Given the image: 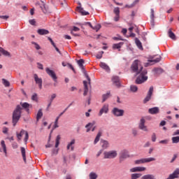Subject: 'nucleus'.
Returning a JSON list of instances; mask_svg holds the SVG:
<instances>
[{
    "instance_id": "59",
    "label": "nucleus",
    "mask_w": 179,
    "mask_h": 179,
    "mask_svg": "<svg viewBox=\"0 0 179 179\" xmlns=\"http://www.w3.org/2000/svg\"><path fill=\"white\" fill-rule=\"evenodd\" d=\"M31 99L34 100V101H36V100H37V94H34V95H32Z\"/></svg>"
},
{
    "instance_id": "14",
    "label": "nucleus",
    "mask_w": 179,
    "mask_h": 179,
    "mask_svg": "<svg viewBox=\"0 0 179 179\" xmlns=\"http://www.w3.org/2000/svg\"><path fill=\"white\" fill-rule=\"evenodd\" d=\"M129 157V154L127 150H123L120 157V161L123 162V160H125V159H128Z\"/></svg>"
},
{
    "instance_id": "47",
    "label": "nucleus",
    "mask_w": 179,
    "mask_h": 179,
    "mask_svg": "<svg viewBox=\"0 0 179 179\" xmlns=\"http://www.w3.org/2000/svg\"><path fill=\"white\" fill-rule=\"evenodd\" d=\"M57 97V94H52L50 96V99H49V102L52 103L54 101V99Z\"/></svg>"
},
{
    "instance_id": "11",
    "label": "nucleus",
    "mask_w": 179,
    "mask_h": 179,
    "mask_svg": "<svg viewBox=\"0 0 179 179\" xmlns=\"http://www.w3.org/2000/svg\"><path fill=\"white\" fill-rule=\"evenodd\" d=\"M113 113L116 117H122V115H124V110L119 109L118 108H114Z\"/></svg>"
},
{
    "instance_id": "45",
    "label": "nucleus",
    "mask_w": 179,
    "mask_h": 179,
    "mask_svg": "<svg viewBox=\"0 0 179 179\" xmlns=\"http://www.w3.org/2000/svg\"><path fill=\"white\" fill-rule=\"evenodd\" d=\"M173 143H179V136H175L172 138Z\"/></svg>"
},
{
    "instance_id": "16",
    "label": "nucleus",
    "mask_w": 179,
    "mask_h": 179,
    "mask_svg": "<svg viewBox=\"0 0 179 179\" xmlns=\"http://www.w3.org/2000/svg\"><path fill=\"white\" fill-rule=\"evenodd\" d=\"M179 176V169H176L173 173L170 174L166 179H174L178 178Z\"/></svg>"
},
{
    "instance_id": "52",
    "label": "nucleus",
    "mask_w": 179,
    "mask_h": 179,
    "mask_svg": "<svg viewBox=\"0 0 179 179\" xmlns=\"http://www.w3.org/2000/svg\"><path fill=\"white\" fill-rule=\"evenodd\" d=\"M58 120H59V117H56V120L55 121V125L53 127V128H58L59 126H58Z\"/></svg>"
},
{
    "instance_id": "43",
    "label": "nucleus",
    "mask_w": 179,
    "mask_h": 179,
    "mask_svg": "<svg viewBox=\"0 0 179 179\" xmlns=\"http://www.w3.org/2000/svg\"><path fill=\"white\" fill-rule=\"evenodd\" d=\"M59 141H61V136H57L56 138L55 148H58V146H59Z\"/></svg>"
},
{
    "instance_id": "42",
    "label": "nucleus",
    "mask_w": 179,
    "mask_h": 179,
    "mask_svg": "<svg viewBox=\"0 0 179 179\" xmlns=\"http://www.w3.org/2000/svg\"><path fill=\"white\" fill-rule=\"evenodd\" d=\"M91 29H93V30H96V31H98L100 30V29H101V25H100V24H98L95 25L94 27L92 26V27H91Z\"/></svg>"
},
{
    "instance_id": "41",
    "label": "nucleus",
    "mask_w": 179,
    "mask_h": 179,
    "mask_svg": "<svg viewBox=\"0 0 179 179\" xmlns=\"http://www.w3.org/2000/svg\"><path fill=\"white\" fill-rule=\"evenodd\" d=\"M145 163H150V162H155L156 161L155 158L150 157V158H144Z\"/></svg>"
},
{
    "instance_id": "38",
    "label": "nucleus",
    "mask_w": 179,
    "mask_h": 179,
    "mask_svg": "<svg viewBox=\"0 0 179 179\" xmlns=\"http://www.w3.org/2000/svg\"><path fill=\"white\" fill-rule=\"evenodd\" d=\"M130 90L133 93H136V92H138V87L136 85H131Z\"/></svg>"
},
{
    "instance_id": "60",
    "label": "nucleus",
    "mask_w": 179,
    "mask_h": 179,
    "mask_svg": "<svg viewBox=\"0 0 179 179\" xmlns=\"http://www.w3.org/2000/svg\"><path fill=\"white\" fill-rule=\"evenodd\" d=\"M12 146L13 149H17V148H19V145L17 144V143H13Z\"/></svg>"
},
{
    "instance_id": "64",
    "label": "nucleus",
    "mask_w": 179,
    "mask_h": 179,
    "mask_svg": "<svg viewBox=\"0 0 179 179\" xmlns=\"http://www.w3.org/2000/svg\"><path fill=\"white\" fill-rule=\"evenodd\" d=\"M139 3V0H135L133 3H131V6H135V5H136V3Z\"/></svg>"
},
{
    "instance_id": "25",
    "label": "nucleus",
    "mask_w": 179,
    "mask_h": 179,
    "mask_svg": "<svg viewBox=\"0 0 179 179\" xmlns=\"http://www.w3.org/2000/svg\"><path fill=\"white\" fill-rule=\"evenodd\" d=\"M168 36L172 40H176V34L171 31V29H169L168 31Z\"/></svg>"
},
{
    "instance_id": "35",
    "label": "nucleus",
    "mask_w": 179,
    "mask_h": 179,
    "mask_svg": "<svg viewBox=\"0 0 179 179\" xmlns=\"http://www.w3.org/2000/svg\"><path fill=\"white\" fill-rule=\"evenodd\" d=\"M135 164H145V158L141 159H137L134 161Z\"/></svg>"
},
{
    "instance_id": "1",
    "label": "nucleus",
    "mask_w": 179,
    "mask_h": 179,
    "mask_svg": "<svg viewBox=\"0 0 179 179\" xmlns=\"http://www.w3.org/2000/svg\"><path fill=\"white\" fill-rule=\"evenodd\" d=\"M131 69L132 72L136 73V75H139L140 76L137 77L136 80V85H142V83L146 82L148 80V71L143 70V66H142V63L141 61L136 59L134 61L131 66Z\"/></svg>"
},
{
    "instance_id": "50",
    "label": "nucleus",
    "mask_w": 179,
    "mask_h": 179,
    "mask_svg": "<svg viewBox=\"0 0 179 179\" xmlns=\"http://www.w3.org/2000/svg\"><path fill=\"white\" fill-rule=\"evenodd\" d=\"M25 143H27V141H29V133L25 131V137L24 138Z\"/></svg>"
},
{
    "instance_id": "46",
    "label": "nucleus",
    "mask_w": 179,
    "mask_h": 179,
    "mask_svg": "<svg viewBox=\"0 0 179 179\" xmlns=\"http://www.w3.org/2000/svg\"><path fill=\"white\" fill-rule=\"evenodd\" d=\"M90 179H96L97 178V174H96L95 173H90Z\"/></svg>"
},
{
    "instance_id": "56",
    "label": "nucleus",
    "mask_w": 179,
    "mask_h": 179,
    "mask_svg": "<svg viewBox=\"0 0 179 179\" xmlns=\"http://www.w3.org/2000/svg\"><path fill=\"white\" fill-rule=\"evenodd\" d=\"M37 68L41 70L44 69V66H43V64L38 62L37 63Z\"/></svg>"
},
{
    "instance_id": "37",
    "label": "nucleus",
    "mask_w": 179,
    "mask_h": 179,
    "mask_svg": "<svg viewBox=\"0 0 179 179\" xmlns=\"http://www.w3.org/2000/svg\"><path fill=\"white\" fill-rule=\"evenodd\" d=\"M140 177H142V175L141 173L131 174V179H138V178H140Z\"/></svg>"
},
{
    "instance_id": "9",
    "label": "nucleus",
    "mask_w": 179,
    "mask_h": 179,
    "mask_svg": "<svg viewBox=\"0 0 179 179\" xmlns=\"http://www.w3.org/2000/svg\"><path fill=\"white\" fill-rule=\"evenodd\" d=\"M152 94H153V86L150 87L149 89V91L147 94L146 97L144 99L143 102L144 103H148L152 99Z\"/></svg>"
},
{
    "instance_id": "29",
    "label": "nucleus",
    "mask_w": 179,
    "mask_h": 179,
    "mask_svg": "<svg viewBox=\"0 0 179 179\" xmlns=\"http://www.w3.org/2000/svg\"><path fill=\"white\" fill-rule=\"evenodd\" d=\"M21 153H22V159L24 163H26V150L23 147H21Z\"/></svg>"
},
{
    "instance_id": "61",
    "label": "nucleus",
    "mask_w": 179,
    "mask_h": 179,
    "mask_svg": "<svg viewBox=\"0 0 179 179\" xmlns=\"http://www.w3.org/2000/svg\"><path fill=\"white\" fill-rule=\"evenodd\" d=\"M84 26H90V27H93V25H92V23L89 22H85L84 24Z\"/></svg>"
},
{
    "instance_id": "8",
    "label": "nucleus",
    "mask_w": 179,
    "mask_h": 179,
    "mask_svg": "<svg viewBox=\"0 0 179 179\" xmlns=\"http://www.w3.org/2000/svg\"><path fill=\"white\" fill-rule=\"evenodd\" d=\"M45 71H46V73H48V75H49V76H50L55 82H57V75L55 74V72H54V71L50 69V68H46Z\"/></svg>"
},
{
    "instance_id": "13",
    "label": "nucleus",
    "mask_w": 179,
    "mask_h": 179,
    "mask_svg": "<svg viewBox=\"0 0 179 179\" xmlns=\"http://www.w3.org/2000/svg\"><path fill=\"white\" fill-rule=\"evenodd\" d=\"M162 58L160 56L157 57L155 59L148 60V62L145 64V66H149V65H153L154 64H157V62H160Z\"/></svg>"
},
{
    "instance_id": "15",
    "label": "nucleus",
    "mask_w": 179,
    "mask_h": 179,
    "mask_svg": "<svg viewBox=\"0 0 179 179\" xmlns=\"http://www.w3.org/2000/svg\"><path fill=\"white\" fill-rule=\"evenodd\" d=\"M79 6L77 7V10L79 12V13H81L83 16H86L87 15H90L89 12L85 11L83 10V8H82V4L80 3H78Z\"/></svg>"
},
{
    "instance_id": "21",
    "label": "nucleus",
    "mask_w": 179,
    "mask_h": 179,
    "mask_svg": "<svg viewBox=\"0 0 179 179\" xmlns=\"http://www.w3.org/2000/svg\"><path fill=\"white\" fill-rule=\"evenodd\" d=\"M24 134H26V131L24 129H21L20 133L17 132L16 135H17V140L22 141V136H23Z\"/></svg>"
},
{
    "instance_id": "4",
    "label": "nucleus",
    "mask_w": 179,
    "mask_h": 179,
    "mask_svg": "<svg viewBox=\"0 0 179 179\" xmlns=\"http://www.w3.org/2000/svg\"><path fill=\"white\" fill-rule=\"evenodd\" d=\"M0 153H3L4 156L8 157V148L3 140H1L0 143Z\"/></svg>"
},
{
    "instance_id": "34",
    "label": "nucleus",
    "mask_w": 179,
    "mask_h": 179,
    "mask_svg": "<svg viewBox=\"0 0 179 179\" xmlns=\"http://www.w3.org/2000/svg\"><path fill=\"white\" fill-rule=\"evenodd\" d=\"M1 52L3 54V55H5L6 57H10V53L5 50L3 48H1Z\"/></svg>"
},
{
    "instance_id": "48",
    "label": "nucleus",
    "mask_w": 179,
    "mask_h": 179,
    "mask_svg": "<svg viewBox=\"0 0 179 179\" xmlns=\"http://www.w3.org/2000/svg\"><path fill=\"white\" fill-rule=\"evenodd\" d=\"M103 54H104L103 51L99 52V54L96 55L97 59H101V58H103Z\"/></svg>"
},
{
    "instance_id": "55",
    "label": "nucleus",
    "mask_w": 179,
    "mask_h": 179,
    "mask_svg": "<svg viewBox=\"0 0 179 179\" xmlns=\"http://www.w3.org/2000/svg\"><path fill=\"white\" fill-rule=\"evenodd\" d=\"M114 13L115 15H120V8L117 7L114 8Z\"/></svg>"
},
{
    "instance_id": "58",
    "label": "nucleus",
    "mask_w": 179,
    "mask_h": 179,
    "mask_svg": "<svg viewBox=\"0 0 179 179\" xmlns=\"http://www.w3.org/2000/svg\"><path fill=\"white\" fill-rule=\"evenodd\" d=\"M0 18L1 19H4V20H6L9 19V16H8V15H0Z\"/></svg>"
},
{
    "instance_id": "57",
    "label": "nucleus",
    "mask_w": 179,
    "mask_h": 179,
    "mask_svg": "<svg viewBox=\"0 0 179 179\" xmlns=\"http://www.w3.org/2000/svg\"><path fill=\"white\" fill-rule=\"evenodd\" d=\"M152 142H156V139H157V137H156V133H153L152 134Z\"/></svg>"
},
{
    "instance_id": "32",
    "label": "nucleus",
    "mask_w": 179,
    "mask_h": 179,
    "mask_svg": "<svg viewBox=\"0 0 179 179\" xmlns=\"http://www.w3.org/2000/svg\"><path fill=\"white\" fill-rule=\"evenodd\" d=\"M141 179H156V178H155V176L152 174H148V175H145L143 176Z\"/></svg>"
},
{
    "instance_id": "2",
    "label": "nucleus",
    "mask_w": 179,
    "mask_h": 179,
    "mask_svg": "<svg viewBox=\"0 0 179 179\" xmlns=\"http://www.w3.org/2000/svg\"><path fill=\"white\" fill-rule=\"evenodd\" d=\"M30 107V104L27 102L21 103L20 105H17L13 112L12 116V124L13 127H16V124L19 122V120H20V117H22V110L23 108L26 109V111L29 112V108Z\"/></svg>"
},
{
    "instance_id": "54",
    "label": "nucleus",
    "mask_w": 179,
    "mask_h": 179,
    "mask_svg": "<svg viewBox=\"0 0 179 179\" xmlns=\"http://www.w3.org/2000/svg\"><path fill=\"white\" fill-rule=\"evenodd\" d=\"M29 22L31 24V26H36V20L35 19L29 20Z\"/></svg>"
},
{
    "instance_id": "22",
    "label": "nucleus",
    "mask_w": 179,
    "mask_h": 179,
    "mask_svg": "<svg viewBox=\"0 0 179 179\" xmlns=\"http://www.w3.org/2000/svg\"><path fill=\"white\" fill-rule=\"evenodd\" d=\"M99 65L102 69H104L106 72H110V67L106 63L101 62Z\"/></svg>"
},
{
    "instance_id": "7",
    "label": "nucleus",
    "mask_w": 179,
    "mask_h": 179,
    "mask_svg": "<svg viewBox=\"0 0 179 179\" xmlns=\"http://www.w3.org/2000/svg\"><path fill=\"white\" fill-rule=\"evenodd\" d=\"M34 78L36 85H38L39 89L41 90L43 89V79L39 78L38 76L36 73L34 74Z\"/></svg>"
},
{
    "instance_id": "26",
    "label": "nucleus",
    "mask_w": 179,
    "mask_h": 179,
    "mask_svg": "<svg viewBox=\"0 0 179 179\" xmlns=\"http://www.w3.org/2000/svg\"><path fill=\"white\" fill-rule=\"evenodd\" d=\"M135 43L138 48H139V50H143V47L142 46V43L141 42V41L138 39V38H135Z\"/></svg>"
},
{
    "instance_id": "19",
    "label": "nucleus",
    "mask_w": 179,
    "mask_h": 179,
    "mask_svg": "<svg viewBox=\"0 0 179 179\" xmlns=\"http://www.w3.org/2000/svg\"><path fill=\"white\" fill-rule=\"evenodd\" d=\"M148 113L152 115L159 114V113H160V109L159 107L151 108L148 109Z\"/></svg>"
},
{
    "instance_id": "39",
    "label": "nucleus",
    "mask_w": 179,
    "mask_h": 179,
    "mask_svg": "<svg viewBox=\"0 0 179 179\" xmlns=\"http://www.w3.org/2000/svg\"><path fill=\"white\" fill-rule=\"evenodd\" d=\"M2 133L4 134V135H8V134H9V128L6 127H3Z\"/></svg>"
},
{
    "instance_id": "49",
    "label": "nucleus",
    "mask_w": 179,
    "mask_h": 179,
    "mask_svg": "<svg viewBox=\"0 0 179 179\" xmlns=\"http://www.w3.org/2000/svg\"><path fill=\"white\" fill-rule=\"evenodd\" d=\"M72 145H75V139H73L70 143L68 144L67 145V149L68 150H69V149L71 148V147L72 146Z\"/></svg>"
},
{
    "instance_id": "28",
    "label": "nucleus",
    "mask_w": 179,
    "mask_h": 179,
    "mask_svg": "<svg viewBox=\"0 0 179 179\" xmlns=\"http://www.w3.org/2000/svg\"><path fill=\"white\" fill-rule=\"evenodd\" d=\"M150 19H151V24H154L155 23V10H153V8H151L150 10Z\"/></svg>"
},
{
    "instance_id": "40",
    "label": "nucleus",
    "mask_w": 179,
    "mask_h": 179,
    "mask_svg": "<svg viewBox=\"0 0 179 179\" xmlns=\"http://www.w3.org/2000/svg\"><path fill=\"white\" fill-rule=\"evenodd\" d=\"M2 82H3V85H4L6 87H9V86H10V83H9V81L6 80L5 78L2 79Z\"/></svg>"
},
{
    "instance_id": "24",
    "label": "nucleus",
    "mask_w": 179,
    "mask_h": 179,
    "mask_svg": "<svg viewBox=\"0 0 179 179\" xmlns=\"http://www.w3.org/2000/svg\"><path fill=\"white\" fill-rule=\"evenodd\" d=\"M122 45H124V42H120L119 43H115L113 45V50H120V48H121V47H122Z\"/></svg>"
},
{
    "instance_id": "20",
    "label": "nucleus",
    "mask_w": 179,
    "mask_h": 179,
    "mask_svg": "<svg viewBox=\"0 0 179 179\" xmlns=\"http://www.w3.org/2000/svg\"><path fill=\"white\" fill-rule=\"evenodd\" d=\"M38 34H40V36H45L47 34H50V31L47 29H39L37 31Z\"/></svg>"
},
{
    "instance_id": "44",
    "label": "nucleus",
    "mask_w": 179,
    "mask_h": 179,
    "mask_svg": "<svg viewBox=\"0 0 179 179\" xmlns=\"http://www.w3.org/2000/svg\"><path fill=\"white\" fill-rule=\"evenodd\" d=\"M41 9L43 12V13H48V10H47V8L45 7V5H44V4L41 6Z\"/></svg>"
},
{
    "instance_id": "23",
    "label": "nucleus",
    "mask_w": 179,
    "mask_h": 179,
    "mask_svg": "<svg viewBox=\"0 0 179 179\" xmlns=\"http://www.w3.org/2000/svg\"><path fill=\"white\" fill-rule=\"evenodd\" d=\"M83 85H84L83 96H87V93L89 92V88L87 87V81H83Z\"/></svg>"
},
{
    "instance_id": "6",
    "label": "nucleus",
    "mask_w": 179,
    "mask_h": 179,
    "mask_svg": "<svg viewBox=\"0 0 179 179\" xmlns=\"http://www.w3.org/2000/svg\"><path fill=\"white\" fill-rule=\"evenodd\" d=\"M145 122H146V120H145V118L142 117L140 120V122L138 124V128L139 129H141V131H144V132H148L149 129H148V127L145 125Z\"/></svg>"
},
{
    "instance_id": "33",
    "label": "nucleus",
    "mask_w": 179,
    "mask_h": 179,
    "mask_svg": "<svg viewBox=\"0 0 179 179\" xmlns=\"http://www.w3.org/2000/svg\"><path fill=\"white\" fill-rule=\"evenodd\" d=\"M94 126V122L88 123V124L85 126V128H87V132H90L91 128H93Z\"/></svg>"
},
{
    "instance_id": "17",
    "label": "nucleus",
    "mask_w": 179,
    "mask_h": 179,
    "mask_svg": "<svg viewBox=\"0 0 179 179\" xmlns=\"http://www.w3.org/2000/svg\"><path fill=\"white\" fill-rule=\"evenodd\" d=\"M100 143L103 150H105V149H108L110 146V143L106 140L101 139Z\"/></svg>"
},
{
    "instance_id": "12",
    "label": "nucleus",
    "mask_w": 179,
    "mask_h": 179,
    "mask_svg": "<svg viewBox=\"0 0 179 179\" xmlns=\"http://www.w3.org/2000/svg\"><path fill=\"white\" fill-rule=\"evenodd\" d=\"M108 113V104L106 103L103 106V107L101 108L99 115V117H101L103 114H107Z\"/></svg>"
},
{
    "instance_id": "5",
    "label": "nucleus",
    "mask_w": 179,
    "mask_h": 179,
    "mask_svg": "<svg viewBox=\"0 0 179 179\" xmlns=\"http://www.w3.org/2000/svg\"><path fill=\"white\" fill-rule=\"evenodd\" d=\"M83 64H85V60H83V59H80L78 61V65L81 69L83 70L85 78H87L89 83H90V77H89V75H87V73H86V71H85V66H83Z\"/></svg>"
},
{
    "instance_id": "27",
    "label": "nucleus",
    "mask_w": 179,
    "mask_h": 179,
    "mask_svg": "<svg viewBox=\"0 0 179 179\" xmlns=\"http://www.w3.org/2000/svg\"><path fill=\"white\" fill-rule=\"evenodd\" d=\"M103 132H101V131H99L94 139V145H96V143H97V142H99V141H100V138L102 135Z\"/></svg>"
},
{
    "instance_id": "10",
    "label": "nucleus",
    "mask_w": 179,
    "mask_h": 179,
    "mask_svg": "<svg viewBox=\"0 0 179 179\" xmlns=\"http://www.w3.org/2000/svg\"><path fill=\"white\" fill-rule=\"evenodd\" d=\"M113 85L116 86V87H121V83H120V77L117 76H114L111 79Z\"/></svg>"
},
{
    "instance_id": "51",
    "label": "nucleus",
    "mask_w": 179,
    "mask_h": 179,
    "mask_svg": "<svg viewBox=\"0 0 179 179\" xmlns=\"http://www.w3.org/2000/svg\"><path fill=\"white\" fill-rule=\"evenodd\" d=\"M31 43L34 44V45H35L36 50H41V47H40V45L37 44V43L32 42Z\"/></svg>"
},
{
    "instance_id": "63",
    "label": "nucleus",
    "mask_w": 179,
    "mask_h": 179,
    "mask_svg": "<svg viewBox=\"0 0 179 179\" xmlns=\"http://www.w3.org/2000/svg\"><path fill=\"white\" fill-rule=\"evenodd\" d=\"M115 22H118L120 20V15H116V16L114 17Z\"/></svg>"
},
{
    "instance_id": "3",
    "label": "nucleus",
    "mask_w": 179,
    "mask_h": 179,
    "mask_svg": "<svg viewBox=\"0 0 179 179\" xmlns=\"http://www.w3.org/2000/svg\"><path fill=\"white\" fill-rule=\"evenodd\" d=\"M118 156L116 150L105 151L103 152V159H115Z\"/></svg>"
},
{
    "instance_id": "31",
    "label": "nucleus",
    "mask_w": 179,
    "mask_h": 179,
    "mask_svg": "<svg viewBox=\"0 0 179 179\" xmlns=\"http://www.w3.org/2000/svg\"><path fill=\"white\" fill-rule=\"evenodd\" d=\"M110 96V92H107L106 94H103L102 96V103H104V101H106V100H107V99H109Z\"/></svg>"
},
{
    "instance_id": "53",
    "label": "nucleus",
    "mask_w": 179,
    "mask_h": 179,
    "mask_svg": "<svg viewBox=\"0 0 179 179\" xmlns=\"http://www.w3.org/2000/svg\"><path fill=\"white\" fill-rule=\"evenodd\" d=\"M131 132H132V135L134 136H138V130L137 129H133L131 130Z\"/></svg>"
},
{
    "instance_id": "30",
    "label": "nucleus",
    "mask_w": 179,
    "mask_h": 179,
    "mask_svg": "<svg viewBox=\"0 0 179 179\" xmlns=\"http://www.w3.org/2000/svg\"><path fill=\"white\" fill-rule=\"evenodd\" d=\"M152 72H155V73L156 75H159L160 73H163V69H160V68H155L153 70H152Z\"/></svg>"
},
{
    "instance_id": "62",
    "label": "nucleus",
    "mask_w": 179,
    "mask_h": 179,
    "mask_svg": "<svg viewBox=\"0 0 179 179\" xmlns=\"http://www.w3.org/2000/svg\"><path fill=\"white\" fill-rule=\"evenodd\" d=\"M79 30H80V29L78 28V27H73L71 31H79Z\"/></svg>"
},
{
    "instance_id": "36",
    "label": "nucleus",
    "mask_w": 179,
    "mask_h": 179,
    "mask_svg": "<svg viewBox=\"0 0 179 179\" xmlns=\"http://www.w3.org/2000/svg\"><path fill=\"white\" fill-rule=\"evenodd\" d=\"M41 117H43V110L40 109L38 111L37 115H36V120L38 121V120H41Z\"/></svg>"
},
{
    "instance_id": "18",
    "label": "nucleus",
    "mask_w": 179,
    "mask_h": 179,
    "mask_svg": "<svg viewBox=\"0 0 179 179\" xmlns=\"http://www.w3.org/2000/svg\"><path fill=\"white\" fill-rule=\"evenodd\" d=\"M145 170H146L145 167L143 166H137V167H134L130 169V172L131 173H136L138 171H145Z\"/></svg>"
}]
</instances>
